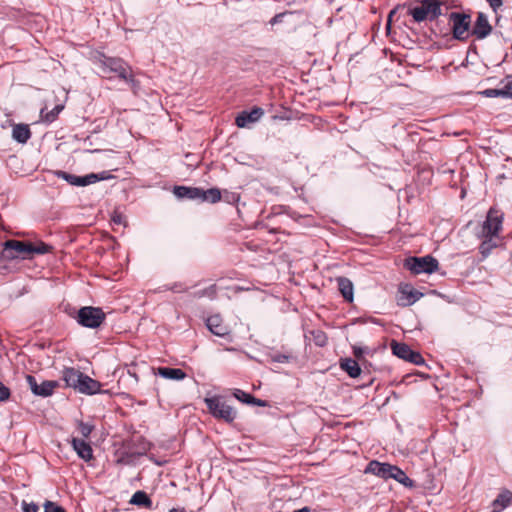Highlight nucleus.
Returning <instances> with one entry per match:
<instances>
[{
	"instance_id": "38",
	"label": "nucleus",
	"mask_w": 512,
	"mask_h": 512,
	"mask_svg": "<svg viewBox=\"0 0 512 512\" xmlns=\"http://www.w3.org/2000/svg\"><path fill=\"white\" fill-rule=\"evenodd\" d=\"M10 394V389L0 381V402L8 400Z\"/></svg>"
},
{
	"instance_id": "5",
	"label": "nucleus",
	"mask_w": 512,
	"mask_h": 512,
	"mask_svg": "<svg viewBox=\"0 0 512 512\" xmlns=\"http://www.w3.org/2000/svg\"><path fill=\"white\" fill-rule=\"evenodd\" d=\"M205 403L213 417L224 420L227 423H232L236 419V410L228 405L221 397L214 396L205 398Z\"/></svg>"
},
{
	"instance_id": "2",
	"label": "nucleus",
	"mask_w": 512,
	"mask_h": 512,
	"mask_svg": "<svg viewBox=\"0 0 512 512\" xmlns=\"http://www.w3.org/2000/svg\"><path fill=\"white\" fill-rule=\"evenodd\" d=\"M50 249L51 246L43 242L33 244L31 242L19 240H7L4 243L3 257L9 260H13L16 258L26 259L34 254H46L50 251Z\"/></svg>"
},
{
	"instance_id": "40",
	"label": "nucleus",
	"mask_w": 512,
	"mask_h": 512,
	"mask_svg": "<svg viewBox=\"0 0 512 512\" xmlns=\"http://www.w3.org/2000/svg\"><path fill=\"white\" fill-rule=\"evenodd\" d=\"M111 221L116 225H125V217L118 212L112 214Z\"/></svg>"
},
{
	"instance_id": "23",
	"label": "nucleus",
	"mask_w": 512,
	"mask_h": 512,
	"mask_svg": "<svg viewBox=\"0 0 512 512\" xmlns=\"http://www.w3.org/2000/svg\"><path fill=\"white\" fill-rule=\"evenodd\" d=\"M31 137V131L26 124H15L12 129V138L18 143L25 144Z\"/></svg>"
},
{
	"instance_id": "16",
	"label": "nucleus",
	"mask_w": 512,
	"mask_h": 512,
	"mask_svg": "<svg viewBox=\"0 0 512 512\" xmlns=\"http://www.w3.org/2000/svg\"><path fill=\"white\" fill-rule=\"evenodd\" d=\"M206 326L211 333L219 337H225L230 333L228 326L223 323L219 315H212L207 318Z\"/></svg>"
},
{
	"instance_id": "21",
	"label": "nucleus",
	"mask_w": 512,
	"mask_h": 512,
	"mask_svg": "<svg viewBox=\"0 0 512 512\" xmlns=\"http://www.w3.org/2000/svg\"><path fill=\"white\" fill-rule=\"evenodd\" d=\"M512 502V493L504 490L493 500L492 512H501L507 508Z\"/></svg>"
},
{
	"instance_id": "47",
	"label": "nucleus",
	"mask_w": 512,
	"mask_h": 512,
	"mask_svg": "<svg viewBox=\"0 0 512 512\" xmlns=\"http://www.w3.org/2000/svg\"><path fill=\"white\" fill-rule=\"evenodd\" d=\"M393 13H394V11H391L389 18L386 21V35H388L390 33V29H391L390 21H391V16L393 15Z\"/></svg>"
},
{
	"instance_id": "11",
	"label": "nucleus",
	"mask_w": 512,
	"mask_h": 512,
	"mask_svg": "<svg viewBox=\"0 0 512 512\" xmlns=\"http://www.w3.org/2000/svg\"><path fill=\"white\" fill-rule=\"evenodd\" d=\"M26 381L32 393L41 397L51 396L55 388L59 385L58 382L54 380H45L41 384H38L36 378L32 375H27Z\"/></svg>"
},
{
	"instance_id": "36",
	"label": "nucleus",
	"mask_w": 512,
	"mask_h": 512,
	"mask_svg": "<svg viewBox=\"0 0 512 512\" xmlns=\"http://www.w3.org/2000/svg\"><path fill=\"white\" fill-rule=\"evenodd\" d=\"M44 512H66V510L52 501H46L44 503Z\"/></svg>"
},
{
	"instance_id": "13",
	"label": "nucleus",
	"mask_w": 512,
	"mask_h": 512,
	"mask_svg": "<svg viewBox=\"0 0 512 512\" xmlns=\"http://www.w3.org/2000/svg\"><path fill=\"white\" fill-rule=\"evenodd\" d=\"M492 26L489 23L488 17L484 12H478L474 25L471 29V35L477 40L487 38L492 33Z\"/></svg>"
},
{
	"instance_id": "46",
	"label": "nucleus",
	"mask_w": 512,
	"mask_h": 512,
	"mask_svg": "<svg viewBox=\"0 0 512 512\" xmlns=\"http://www.w3.org/2000/svg\"><path fill=\"white\" fill-rule=\"evenodd\" d=\"M171 290L174 292H184L186 289L181 284H175L171 287Z\"/></svg>"
},
{
	"instance_id": "10",
	"label": "nucleus",
	"mask_w": 512,
	"mask_h": 512,
	"mask_svg": "<svg viewBox=\"0 0 512 512\" xmlns=\"http://www.w3.org/2000/svg\"><path fill=\"white\" fill-rule=\"evenodd\" d=\"M503 215L491 208L482 224L480 236H497L502 229Z\"/></svg>"
},
{
	"instance_id": "31",
	"label": "nucleus",
	"mask_w": 512,
	"mask_h": 512,
	"mask_svg": "<svg viewBox=\"0 0 512 512\" xmlns=\"http://www.w3.org/2000/svg\"><path fill=\"white\" fill-rule=\"evenodd\" d=\"M479 94L486 98H496V97L507 98L505 86L501 89L488 88L483 91H480Z\"/></svg>"
},
{
	"instance_id": "50",
	"label": "nucleus",
	"mask_w": 512,
	"mask_h": 512,
	"mask_svg": "<svg viewBox=\"0 0 512 512\" xmlns=\"http://www.w3.org/2000/svg\"><path fill=\"white\" fill-rule=\"evenodd\" d=\"M390 397H386L385 403L387 404L389 402Z\"/></svg>"
},
{
	"instance_id": "12",
	"label": "nucleus",
	"mask_w": 512,
	"mask_h": 512,
	"mask_svg": "<svg viewBox=\"0 0 512 512\" xmlns=\"http://www.w3.org/2000/svg\"><path fill=\"white\" fill-rule=\"evenodd\" d=\"M423 296V293L414 289L409 284H400L396 296V301L399 306L407 307L413 305Z\"/></svg>"
},
{
	"instance_id": "4",
	"label": "nucleus",
	"mask_w": 512,
	"mask_h": 512,
	"mask_svg": "<svg viewBox=\"0 0 512 512\" xmlns=\"http://www.w3.org/2000/svg\"><path fill=\"white\" fill-rule=\"evenodd\" d=\"M403 267L414 275L433 274L439 269V262L432 255L409 256L404 259Z\"/></svg>"
},
{
	"instance_id": "48",
	"label": "nucleus",
	"mask_w": 512,
	"mask_h": 512,
	"mask_svg": "<svg viewBox=\"0 0 512 512\" xmlns=\"http://www.w3.org/2000/svg\"><path fill=\"white\" fill-rule=\"evenodd\" d=\"M168 512H186L184 508H181V509H177V508H172L170 509Z\"/></svg>"
},
{
	"instance_id": "43",
	"label": "nucleus",
	"mask_w": 512,
	"mask_h": 512,
	"mask_svg": "<svg viewBox=\"0 0 512 512\" xmlns=\"http://www.w3.org/2000/svg\"><path fill=\"white\" fill-rule=\"evenodd\" d=\"M505 90H506L507 98L512 99V76H509L507 78V83L505 84Z\"/></svg>"
},
{
	"instance_id": "24",
	"label": "nucleus",
	"mask_w": 512,
	"mask_h": 512,
	"mask_svg": "<svg viewBox=\"0 0 512 512\" xmlns=\"http://www.w3.org/2000/svg\"><path fill=\"white\" fill-rule=\"evenodd\" d=\"M340 368L345 371L351 378H357L361 374V368L358 362L352 358L341 359Z\"/></svg>"
},
{
	"instance_id": "1",
	"label": "nucleus",
	"mask_w": 512,
	"mask_h": 512,
	"mask_svg": "<svg viewBox=\"0 0 512 512\" xmlns=\"http://www.w3.org/2000/svg\"><path fill=\"white\" fill-rule=\"evenodd\" d=\"M95 62L103 74H114L130 84L132 88L137 86L138 82L133 76L131 67L123 59L99 54Z\"/></svg>"
},
{
	"instance_id": "42",
	"label": "nucleus",
	"mask_w": 512,
	"mask_h": 512,
	"mask_svg": "<svg viewBox=\"0 0 512 512\" xmlns=\"http://www.w3.org/2000/svg\"><path fill=\"white\" fill-rule=\"evenodd\" d=\"M248 404L249 405H256V406H259V407H267L268 406L267 401L259 399V398H256L254 396H253L252 401H249Z\"/></svg>"
},
{
	"instance_id": "30",
	"label": "nucleus",
	"mask_w": 512,
	"mask_h": 512,
	"mask_svg": "<svg viewBox=\"0 0 512 512\" xmlns=\"http://www.w3.org/2000/svg\"><path fill=\"white\" fill-rule=\"evenodd\" d=\"M216 294H217V287L215 284H212L207 288L195 291L193 293V297L194 298L208 297L210 299H214L216 297Z\"/></svg>"
},
{
	"instance_id": "15",
	"label": "nucleus",
	"mask_w": 512,
	"mask_h": 512,
	"mask_svg": "<svg viewBox=\"0 0 512 512\" xmlns=\"http://www.w3.org/2000/svg\"><path fill=\"white\" fill-rule=\"evenodd\" d=\"M264 115V110L260 107H254L251 111H242L235 119V123L239 128L247 127L251 123L260 120Z\"/></svg>"
},
{
	"instance_id": "17",
	"label": "nucleus",
	"mask_w": 512,
	"mask_h": 512,
	"mask_svg": "<svg viewBox=\"0 0 512 512\" xmlns=\"http://www.w3.org/2000/svg\"><path fill=\"white\" fill-rule=\"evenodd\" d=\"M100 388V382L83 373L76 391L82 394L93 395L100 392Z\"/></svg>"
},
{
	"instance_id": "3",
	"label": "nucleus",
	"mask_w": 512,
	"mask_h": 512,
	"mask_svg": "<svg viewBox=\"0 0 512 512\" xmlns=\"http://www.w3.org/2000/svg\"><path fill=\"white\" fill-rule=\"evenodd\" d=\"M408 15L417 23L434 21L442 15V3L439 0H415L408 6Z\"/></svg>"
},
{
	"instance_id": "44",
	"label": "nucleus",
	"mask_w": 512,
	"mask_h": 512,
	"mask_svg": "<svg viewBox=\"0 0 512 512\" xmlns=\"http://www.w3.org/2000/svg\"><path fill=\"white\" fill-rule=\"evenodd\" d=\"M285 13H278L274 17H272L269 21L271 25L278 24L282 22V18L284 17Z\"/></svg>"
},
{
	"instance_id": "34",
	"label": "nucleus",
	"mask_w": 512,
	"mask_h": 512,
	"mask_svg": "<svg viewBox=\"0 0 512 512\" xmlns=\"http://www.w3.org/2000/svg\"><path fill=\"white\" fill-rule=\"evenodd\" d=\"M234 397L239 400L240 402H243L245 404H248L249 401H252L253 395L250 393H247L241 389H236L234 392Z\"/></svg>"
},
{
	"instance_id": "39",
	"label": "nucleus",
	"mask_w": 512,
	"mask_h": 512,
	"mask_svg": "<svg viewBox=\"0 0 512 512\" xmlns=\"http://www.w3.org/2000/svg\"><path fill=\"white\" fill-rule=\"evenodd\" d=\"M22 509H23L24 512H38L39 507L34 502L28 503L26 501H23L22 502Z\"/></svg>"
},
{
	"instance_id": "7",
	"label": "nucleus",
	"mask_w": 512,
	"mask_h": 512,
	"mask_svg": "<svg viewBox=\"0 0 512 512\" xmlns=\"http://www.w3.org/2000/svg\"><path fill=\"white\" fill-rule=\"evenodd\" d=\"M449 22L452 24V36L455 40L466 41L471 35V16L466 13L451 12Z\"/></svg>"
},
{
	"instance_id": "27",
	"label": "nucleus",
	"mask_w": 512,
	"mask_h": 512,
	"mask_svg": "<svg viewBox=\"0 0 512 512\" xmlns=\"http://www.w3.org/2000/svg\"><path fill=\"white\" fill-rule=\"evenodd\" d=\"M222 199V193L220 189L213 187L207 190L201 188L200 201L201 202H209V203H217Z\"/></svg>"
},
{
	"instance_id": "35",
	"label": "nucleus",
	"mask_w": 512,
	"mask_h": 512,
	"mask_svg": "<svg viewBox=\"0 0 512 512\" xmlns=\"http://www.w3.org/2000/svg\"><path fill=\"white\" fill-rule=\"evenodd\" d=\"M222 198L225 202L229 204H235L240 200V195L236 192H230L225 190L222 195Z\"/></svg>"
},
{
	"instance_id": "32",
	"label": "nucleus",
	"mask_w": 512,
	"mask_h": 512,
	"mask_svg": "<svg viewBox=\"0 0 512 512\" xmlns=\"http://www.w3.org/2000/svg\"><path fill=\"white\" fill-rule=\"evenodd\" d=\"M365 473H373L375 475L384 477V463L371 461L365 468Z\"/></svg>"
},
{
	"instance_id": "28",
	"label": "nucleus",
	"mask_w": 512,
	"mask_h": 512,
	"mask_svg": "<svg viewBox=\"0 0 512 512\" xmlns=\"http://www.w3.org/2000/svg\"><path fill=\"white\" fill-rule=\"evenodd\" d=\"M484 240L481 242L479 246V251L482 254L483 257H487L492 249L497 247L498 243L494 239L496 236H482Z\"/></svg>"
},
{
	"instance_id": "45",
	"label": "nucleus",
	"mask_w": 512,
	"mask_h": 512,
	"mask_svg": "<svg viewBox=\"0 0 512 512\" xmlns=\"http://www.w3.org/2000/svg\"><path fill=\"white\" fill-rule=\"evenodd\" d=\"M365 350L361 347L354 346L353 353L356 358H361Z\"/></svg>"
},
{
	"instance_id": "37",
	"label": "nucleus",
	"mask_w": 512,
	"mask_h": 512,
	"mask_svg": "<svg viewBox=\"0 0 512 512\" xmlns=\"http://www.w3.org/2000/svg\"><path fill=\"white\" fill-rule=\"evenodd\" d=\"M271 361L277 363H287L290 360V356L282 353H276L270 356Z\"/></svg>"
},
{
	"instance_id": "20",
	"label": "nucleus",
	"mask_w": 512,
	"mask_h": 512,
	"mask_svg": "<svg viewBox=\"0 0 512 512\" xmlns=\"http://www.w3.org/2000/svg\"><path fill=\"white\" fill-rule=\"evenodd\" d=\"M336 282L343 298L348 302H352L354 298V287L351 280L346 277H338L336 278Z\"/></svg>"
},
{
	"instance_id": "14",
	"label": "nucleus",
	"mask_w": 512,
	"mask_h": 512,
	"mask_svg": "<svg viewBox=\"0 0 512 512\" xmlns=\"http://www.w3.org/2000/svg\"><path fill=\"white\" fill-rule=\"evenodd\" d=\"M392 478L405 488H413L415 483L407 474L399 467L386 463V479Z\"/></svg>"
},
{
	"instance_id": "9",
	"label": "nucleus",
	"mask_w": 512,
	"mask_h": 512,
	"mask_svg": "<svg viewBox=\"0 0 512 512\" xmlns=\"http://www.w3.org/2000/svg\"><path fill=\"white\" fill-rule=\"evenodd\" d=\"M390 346L393 356L415 365L425 364V360L422 355L419 352L412 350L406 343L392 340Z\"/></svg>"
},
{
	"instance_id": "8",
	"label": "nucleus",
	"mask_w": 512,
	"mask_h": 512,
	"mask_svg": "<svg viewBox=\"0 0 512 512\" xmlns=\"http://www.w3.org/2000/svg\"><path fill=\"white\" fill-rule=\"evenodd\" d=\"M106 315L99 307L84 306L79 309L76 320L77 322L87 328H98L105 320Z\"/></svg>"
},
{
	"instance_id": "19",
	"label": "nucleus",
	"mask_w": 512,
	"mask_h": 512,
	"mask_svg": "<svg viewBox=\"0 0 512 512\" xmlns=\"http://www.w3.org/2000/svg\"><path fill=\"white\" fill-rule=\"evenodd\" d=\"M175 196L179 199L199 200L201 195V188L188 187V186H175L173 190Z\"/></svg>"
},
{
	"instance_id": "25",
	"label": "nucleus",
	"mask_w": 512,
	"mask_h": 512,
	"mask_svg": "<svg viewBox=\"0 0 512 512\" xmlns=\"http://www.w3.org/2000/svg\"><path fill=\"white\" fill-rule=\"evenodd\" d=\"M156 374L170 380H183L186 373L180 368L159 367Z\"/></svg>"
},
{
	"instance_id": "6",
	"label": "nucleus",
	"mask_w": 512,
	"mask_h": 512,
	"mask_svg": "<svg viewBox=\"0 0 512 512\" xmlns=\"http://www.w3.org/2000/svg\"><path fill=\"white\" fill-rule=\"evenodd\" d=\"M55 175L58 178L67 181L70 185L73 186H87L90 184H94L98 181L109 180L114 177L109 171H102L100 173H90L84 176H77L65 171L58 170L55 172Z\"/></svg>"
},
{
	"instance_id": "29",
	"label": "nucleus",
	"mask_w": 512,
	"mask_h": 512,
	"mask_svg": "<svg viewBox=\"0 0 512 512\" xmlns=\"http://www.w3.org/2000/svg\"><path fill=\"white\" fill-rule=\"evenodd\" d=\"M63 108H64V106L59 104V105H56L50 111H46V109H41V111H40L41 120L46 123L54 122L57 119L59 113L63 110Z\"/></svg>"
},
{
	"instance_id": "26",
	"label": "nucleus",
	"mask_w": 512,
	"mask_h": 512,
	"mask_svg": "<svg viewBox=\"0 0 512 512\" xmlns=\"http://www.w3.org/2000/svg\"><path fill=\"white\" fill-rule=\"evenodd\" d=\"M129 503L132 504V505H136V506H140V507H145L147 509H152V500L147 495V493L142 491V490L136 491L132 495Z\"/></svg>"
},
{
	"instance_id": "49",
	"label": "nucleus",
	"mask_w": 512,
	"mask_h": 512,
	"mask_svg": "<svg viewBox=\"0 0 512 512\" xmlns=\"http://www.w3.org/2000/svg\"><path fill=\"white\" fill-rule=\"evenodd\" d=\"M294 512H310V509L308 507H303L301 509L295 510Z\"/></svg>"
},
{
	"instance_id": "22",
	"label": "nucleus",
	"mask_w": 512,
	"mask_h": 512,
	"mask_svg": "<svg viewBox=\"0 0 512 512\" xmlns=\"http://www.w3.org/2000/svg\"><path fill=\"white\" fill-rule=\"evenodd\" d=\"M83 373L75 368H65L63 370V380L66 386L77 389Z\"/></svg>"
},
{
	"instance_id": "41",
	"label": "nucleus",
	"mask_w": 512,
	"mask_h": 512,
	"mask_svg": "<svg viewBox=\"0 0 512 512\" xmlns=\"http://www.w3.org/2000/svg\"><path fill=\"white\" fill-rule=\"evenodd\" d=\"M494 12H497L498 9L503 5V0H486Z\"/></svg>"
},
{
	"instance_id": "33",
	"label": "nucleus",
	"mask_w": 512,
	"mask_h": 512,
	"mask_svg": "<svg viewBox=\"0 0 512 512\" xmlns=\"http://www.w3.org/2000/svg\"><path fill=\"white\" fill-rule=\"evenodd\" d=\"M78 430H79V433L81 434V436L83 437V439L85 440L86 438H88L90 436V434L94 430V425L85 423L83 421H79L78 422Z\"/></svg>"
},
{
	"instance_id": "18",
	"label": "nucleus",
	"mask_w": 512,
	"mask_h": 512,
	"mask_svg": "<svg viewBox=\"0 0 512 512\" xmlns=\"http://www.w3.org/2000/svg\"><path fill=\"white\" fill-rule=\"evenodd\" d=\"M72 447L77 455L86 462L93 459V450L88 442L84 439L73 438L71 440Z\"/></svg>"
}]
</instances>
